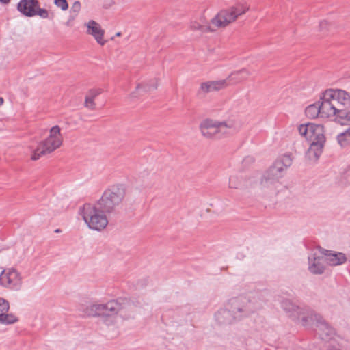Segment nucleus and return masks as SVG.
Masks as SVG:
<instances>
[{"label":"nucleus","mask_w":350,"mask_h":350,"mask_svg":"<svg viewBox=\"0 0 350 350\" xmlns=\"http://www.w3.org/2000/svg\"><path fill=\"white\" fill-rule=\"evenodd\" d=\"M121 309V304L111 299L104 303L92 304L86 307L84 312L88 317L99 318V321L105 325L113 327L118 324V314Z\"/></svg>","instance_id":"f257e3e1"},{"label":"nucleus","mask_w":350,"mask_h":350,"mask_svg":"<svg viewBox=\"0 0 350 350\" xmlns=\"http://www.w3.org/2000/svg\"><path fill=\"white\" fill-rule=\"evenodd\" d=\"M106 213L100 208L98 202L86 203L79 208L78 214L81 216L87 226L93 230L101 231L108 224Z\"/></svg>","instance_id":"f03ea898"},{"label":"nucleus","mask_w":350,"mask_h":350,"mask_svg":"<svg viewBox=\"0 0 350 350\" xmlns=\"http://www.w3.org/2000/svg\"><path fill=\"white\" fill-rule=\"evenodd\" d=\"M245 314V308L237 299L230 300L214 314L215 321L220 325H230L239 321Z\"/></svg>","instance_id":"7ed1b4c3"},{"label":"nucleus","mask_w":350,"mask_h":350,"mask_svg":"<svg viewBox=\"0 0 350 350\" xmlns=\"http://www.w3.org/2000/svg\"><path fill=\"white\" fill-rule=\"evenodd\" d=\"M250 6L243 2L221 10L212 19L211 24L215 29L224 28L234 23L240 16L245 14Z\"/></svg>","instance_id":"20e7f679"},{"label":"nucleus","mask_w":350,"mask_h":350,"mask_svg":"<svg viewBox=\"0 0 350 350\" xmlns=\"http://www.w3.org/2000/svg\"><path fill=\"white\" fill-rule=\"evenodd\" d=\"M125 194V185L115 184L104 191L97 202L100 208H102L106 213H111L122 204Z\"/></svg>","instance_id":"39448f33"},{"label":"nucleus","mask_w":350,"mask_h":350,"mask_svg":"<svg viewBox=\"0 0 350 350\" xmlns=\"http://www.w3.org/2000/svg\"><path fill=\"white\" fill-rule=\"evenodd\" d=\"M63 142V137L61 134V129L55 125L51 128L49 135L45 140L40 142L37 148H31V159L33 161L38 160L42 156L50 154L58 148Z\"/></svg>","instance_id":"423d86ee"},{"label":"nucleus","mask_w":350,"mask_h":350,"mask_svg":"<svg viewBox=\"0 0 350 350\" xmlns=\"http://www.w3.org/2000/svg\"><path fill=\"white\" fill-rule=\"evenodd\" d=\"M285 174L282 168L273 164L262 177L260 184L264 193L270 197L276 196L284 187L281 180Z\"/></svg>","instance_id":"0eeeda50"},{"label":"nucleus","mask_w":350,"mask_h":350,"mask_svg":"<svg viewBox=\"0 0 350 350\" xmlns=\"http://www.w3.org/2000/svg\"><path fill=\"white\" fill-rule=\"evenodd\" d=\"M200 129L203 136L210 138L219 133H226L228 129L237 131L239 126L234 120L219 122L207 119L200 124Z\"/></svg>","instance_id":"6e6552de"},{"label":"nucleus","mask_w":350,"mask_h":350,"mask_svg":"<svg viewBox=\"0 0 350 350\" xmlns=\"http://www.w3.org/2000/svg\"><path fill=\"white\" fill-rule=\"evenodd\" d=\"M324 94L326 100L332 107V114L342 109L350 107V93L341 89H327Z\"/></svg>","instance_id":"1a4fd4ad"},{"label":"nucleus","mask_w":350,"mask_h":350,"mask_svg":"<svg viewBox=\"0 0 350 350\" xmlns=\"http://www.w3.org/2000/svg\"><path fill=\"white\" fill-rule=\"evenodd\" d=\"M332 107L327 103L324 92L320 95L319 100L309 105L305 109L306 116L310 119H332Z\"/></svg>","instance_id":"9d476101"},{"label":"nucleus","mask_w":350,"mask_h":350,"mask_svg":"<svg viewBox=\"0 0 350 350\" xmlns=\"http://www.w3.org/2000/svg\"><path fill=\"white\" fill-rule=\"evenodd\" d=\"M22 283L21 274L14 268L4 269L0 273V285L4 288L18 291Z\"/></svg>","instance_id":"9b49d317"},{"label":"nucleus","mask_w":350,"mask_h":350,"mask_svg":"<svg viewBox=\"0 0 350 350\" xmlns=\"http://www.w3.org/2000/svg\"><path fill=\"white\" fill-rule=\"evenodd\" d=\"M298 131L301 137L310 142L325 140L324 128L321 124L314 123L302 124L298 126Z\"/></svg>","instance_id":"f8f14e48"},{"label":"nucleus","mask_w":350,"mask_h":350,"mask_svg":"<svg viewBox=\"0 0 350 350\" xmlns=\"http://www.w3.org/2000/svg\"><path fill=\"white\" fill-rule=\"evenodd\" d=\"M326 262L323 251H314L308 256V270L313 275H321L326 269Z\"/></svg>","instance_id":"ddd939ff"},{"label":"nucleus","mask_w":350,"mask_h":350,"mask_svg":"<svg viewBox=\"0 0 350 350\" xmlns=\"http://www.w3.org/2000/svg\"><path fill=\"white\" fill-rule=\"evenodd\" d=\"M189 28L191 31L199 32L200 33L213 32L215 31L214 26L211 24V20L208 22L207 18L203 14L191 20Z\"/></svg>","instance_id":"4468645a"},{"label":"nucleus","mask_w":350,"mask_h":350,"mask_svg":"<svg viewBox=\"0 0 350 350\" xmlns=\"http://www.w3.org/2000/svg\"><path fill=\"white\" fill-rule=\"evenodd\" d=\"M9 309V302L0 297V324L8 325L18 321V318L14 314L8 312Z\"/></svg>","instance_id":"2eb2a0df"},{"label":"nucleus","mask_w":350,"mask_h":350,"mask_svg":"<svg viewBox=\"0 0 350 350\" xmlns=\"http://www.w3.org/2000/svg\"><path fill=\"white\" fill-rule=\"evenodd\" d=\"M38 3V0H21L17 5V10L27 17H33L36 16Z\"/></svg>","instance_id":"dca6fc26"},{"label":"nucleus","mask_w":350,"mask_h":350,"mask_svg":"<svg viewBox=\"0 0 350 350\" xmlns=\"http://www.w3.org/2000/svg\"><path fill=\"white\" fill-rule=\"evenodd\" d=\"M327 265L337 266L343 264L346 260V256L342 252L323 250Z\"/></svg>","instance_id":"f3484780"},{"label":"nucleus","mask_w":350,"mask_h":350,"mask_svg":"<svg viewBox=\"0 0 350 350\" xmlns=\"http://www.w3.org/2000/svg\"><path fill=\"white\" fill-rule=\"evenodd\" d=\"M281 308L285 313L293 320L303 314V308L296 305L289 299H284L281 302Z\"/></svg>","instance_id":"a211bd4d"},{"label":"nucleus","mask_w":350,"mask_h":350,"mask_svg":"<svg viewBox=\"0 0 350 350\" xmlns=\"http://www.w3.org/2000/svg\"><path fill=\"white\" fill-rule=\"evenodd\" d=\"M87 27V33L92 35L98 44L100 45L105 44L106 41L103 38L104 30L98 23L94 21H90L88 23Z\"/></svg>","instance_id":"6ab92c4d"},{"label":"nucleus","mask_w":350,"mask_h":350,"mask_svg":"<svg viewBox=\"0 0 350 350\" xmlns=\"http://www.w3.org/2000/svg\"><path fill=\"white\" fill-rule=\"evenodd\" d=\"M325 142V140H321L311 142L306 153V157L309 160L312 161L318 160L322 153Z\"/></svg>","instance_id":"aec40b11"},{"label":"nucleus","mask_w":350,"mask_h":350,"mask_svg":"<svg viewBox=\"0 0 350 350\" xmlns=\"http://www.w3.org/2000/svg\"><path fill=\"white\" fill-rule=\"evenodd\" d=\"M228 87V81L225 79L204 82L200 85V90L203 92L218 91Z\"/></svg>","instance_id":"412c9836"},{"label":"nucleus","mask_w":350,"mask_h":350,"mask_svg":"<svg viewBox=\"0 0 350 350\" xmlns=\"http://www.w3.org/2000/svg\"><path fill=\"white\" fill-rule=\"evenodd\" d=\"M157 87V81H152V83H141L136 86L135 90L133 92L130 96L132 98H135L142 95L144 93L150 92L153 90H156Z\"/></svg>","instance_id":"4be33fe9"},{"label":"nucleus","mask_w":350,"mask_h":350,"mask_svg":"<svg viewBox=\"0 0 350 350\" xmlns=\"http://www.w3.org/2000/svg\"><path fill=\"white\" fill-rule=\"evenodd\" d=\"M332 118L342 125H350V109H342L336 111Z\"/></svg>","instance_id":"5701e85b"},{"label":"nucleus","mask_w":350,"mask_h":350,"mask_svg":"<svg viewBox=\"0 0 350 350\" xmlns=\"http://www.w3.org/2000/svg\"><path fill=\"white\" fill-rule=\"evenodd\" d=\"M101 92L100 89L90 90L85 96V106L90 109H94L96 107L94 99L101 94Z\"/></svg>","instance_id":"b1692460"},{"label":"nucleus","mask_w":350,"mask_h":350,"mask_svg":"<svg viewBox=\"0 0 350 350\" xmlns=\"http://www.w3.org/2000/svg\"><path fill=\"white\" fill-rule=\"evenodd\" d=\"M248 75L246 70H241L237 72L231 73L225 80L228 81V86L233 85L244 80Z\"/></svg>","instance_id":"393cba45"},{"label":"nucleus","mask_w":350,"mask_h":350,"mask_svg":"<svg viewBox=\"0 0 350 350\" xmlns=\"http://www.w3.org/2000/svg\"><path fill=\"white\" fill-rule=\"evenodd\" d=\"M228 185L231 189H243L245 186V178L241 174H232L229 178Z\"/></svg>","instance_id":"a878e982"},{"label":"nucleus","mask_w":350,"mask_h":350,"mask_svg":"<svg viewBox=\"0 0 350 350\" xmlns=\"http://www.w3.org/2000/svg\"><path fill=\"white\" fill-rule=\"evenodd\" d=\"M318 334L322 340L329 341L332 338L334 330L327 323H323L319 325Z\"/></svg>","instance_id":"bb28decb"},{"label":"nucleus","mask_w":350,"mask_h":350,"mask_svg":"<svg viewBox=\"0 0 350 350\" xmlns=\"http://www.w3.org/2000/svg\"><path fill=\"white\" fill-rule=\"evenodd\" d=\"M292 157L290 154H284L277 159L273 163L280 168H282L286 172L287 169L292 164Z\"/></svg>","instance_id":"cd10ccee"},{"label":"nucleus","mask_w":350,"mask_h":350,"mask_svg":"<svg viewBox=\"0 0 350 350\" xmlns=\"http://www.w3.org/2000/svg\"><path fill=\"white\" fill-rule=\"evenodd\" d=\"M336 141L342 148L350 146V126L345 131L337 135Z\"/></svg>","instance_id":"c85d7f7f"},{"label":"nucleus","mask_w":350,"mask_h":350,"mask_svg":"<svg viewBox=\"0 0 350 350\" xmlns=\"http://www.w3.org/2000/svg\"><path fill=\"white\" fill-rule=\"evenodd\" d=\"M303 314L295 319L294 321H300L302 325L306 326L312 320V312L310 310L304 308H303Z\"/></svg>","instance_id":"c756f323"},{"label":"nucleus","mask_w":350,"mask_h":350,"mask_svg":"<svg viewBox=\"0 0 350 350\" xmlns=\"http://www.w3.org/2000/svg\"><path fill=\"white\" fill-rule=\"evenodd\" d=\"M80 10H81L80 2L78 1H75L70 8V14L72 15L73 18L78 15Z\"/></svg>","instance_id":"7c9ffc66"},{"label":"nucleus","mask_w":350,"mask_h":350,"mask_svg":"<svg viewBox=\"0 0 350 350\" xmlns=\"http://www.w3.org/2000/svg\"><path fill=\"white\" fill-rule=\"evenodd\" d=\"M54 4L62 11H66L68 8V3L66 0H54Z\"/></svg>","instance_id":"2f4dec72"},{"label":"nucleus","mask_w":350,"mask_h":350,"mask_svg":"<svg viewBox=\"0 0 350 350\" xmlns=\"http://www.w3.org/2000/svg\"><path fill=\"white\" fill-rule=\"evenodd\" d=\"M36 15L39 16L42 18H47L49 17V12L44 8H40L39 4L36 10Z\"/></svg>","instance_id":"473e14b6"},{"label":"nucleus","mask_w":350,"mask_h":350,"mask_svg":"<svg viewBox=\"0 0 350 350\" xmlns=\"http://www.w3.org/2000/svg\"><path fill=\"white\" fill-rule=\"evenodd\" d=\"M330 27L329 23L327 21H322L319 23V30L322 32H326L329 30Z\"/></svg>","instance_id":"72a5a7b5"},{"label":"nucleus","mask_w":350,"mask_h":350,"mask_svg":"<svg viewBox=\"0 0 350 350\" xmlns=\"http://www.w3.org/2000/svg\"><path fill=\"white\" fill-rule=\"evenodd\" d=\"M10 2V0H0V3L3 5H8Z\"/></svg>","instance_id":"f704fd0d"},{"label":"nucleus","mask_w":350,"mask_h":350,"mask_svg":"<svg viewBox=\"0 0 350 350\" xmlns=\"http://www.w3.org/2000/svg\"><path fill=\"white\" fill-rule=\"evenodd\" d=\"M4 100L2 97H0V107L3 105Z\"/></svg>","instance_id":"c9c22d12"},{"label":"nucleus","mask_w":350,"mask_h":350,"mask_svg":"<svg viewBox=\"0 0 350 350\" xmlns=\"http://www.w3.org/2000/svg\"><path fill=\"white\" fill-rule=\"evenodd\" d=\"M117 36H120V33H117Z\"/></svg>","instance_id":"e433bc0d"}]
</instances>
